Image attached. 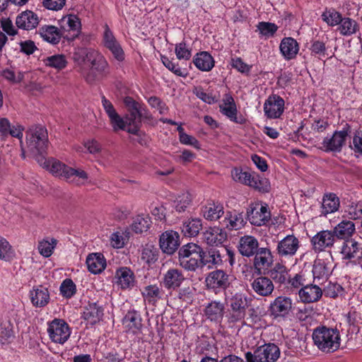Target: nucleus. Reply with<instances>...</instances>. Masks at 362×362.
<instances>
[{
    "instance_id": "obj_1",
    "label": "nucleus",
    "mask_w": 362,
    "mask_h": 362,
    "mask_svg": "<svg viewBox=\"0 0 362 362\" xmlns=\"http://www.w3.org/2000/svg\"><path fill=\"white\" fill-rule=\"evenodd\" d=\"M74 59L80 66L81 75L89 83L98 80L107 67L105 58L90 48H78L74 52Z\"/></svg>"
},
{
    "instance_id": "obj_2",
    "label": "nucleus",
    "mask_w": 362,
    "mask_h": 362,
    "mask_svg": "<svg viewBox=\"0 0 362 362\" xmlns=\"http://www.w3.org/2000/svg\"><path fill=\"white\" fill-rule=\"evenodd\" d=\"M41 165L53 175L77 186L85 185L88 180V173L83 169L68 166L54 158L45 159Z\"/></svg>"
},
{
    "instance_id": "obj_3",
    "label": "nucleus",
    "mask_w": 362,
    "mask_h": 362,
    "mask_svg": "<svg viewBox=\"0 0 362 362\" xmlns=\"http://www.w3.org/2000/svg\"><path fill=\"white\" fill-rule=\"evenodd\" d=\"M124 103L129 114L122 118L115 112V127L117 126L129 134H138L141 122L136 120V118L137 116L143 117L141 105L131 97H125Z\"/></svg>"
},
{
    "instance_id": "obj_4",
    "label": "nucleus",
    "mask_w": 362,
    "mask_h": 362,
    "mask_svg": "<svg viewBox=\"0 0 362 362\" xmlns=\"http://www.w3.org/2000/svg\"><path fill=\"white\" fill-rule=\"evenodd\" d=\"M313 339L317 348L324 352H334L340 346L339 333L337 329L318 327L313 332Z\"/></svg>"
},
{
    "instance_id": "obj_5",
    "label": "nucleus",
    "mask_w": 362,
    "mask_h": 362,
    "mask_svg": "<svg viewBox=\"0 0 362 362\" xmlns=\"http://www.w3.org/2000/svg\"><path fill=\"white\" fill-rule=\"evenodd\" d=\"M203 249L195 243L183 245L178 252L180 264L188 271H195L202 265Z\"/></svg>"
},
{
    "instance_id": "obj_6",
    "label": "nucleus",
    "mask_w": 362,
    "mask_h": 362,
    "mask_svg": "<svg viewBox=\"0 0 362 362\" xmlns=\"http://www.w3.org/2000/svg\"><path fill=\"white\" fill-rule=\"evenodd\" d=\"M201 267L206 266L211 268L214 266L222 264L223 262H228L230 266L235 262V253L230 248L221 246L218 248H211L206 252L203 250L202 255Z\"/></svg>"
},
{
    "instance_id": "obj_7",
    "label": "nucleus",
    "mask_w": 362,
    "mask_h": 362,
    "mask_svg": "<svg viewBox=\"0 0 362 362\" xmlns=\"http://www.w3.org/2000/svg\"><path fill=\"white\" fill-rule=\"evenodd\" d=\"M26 143L28 150L32 153H43L48 145L47 129L42 126L32 127L26 133Z\"/></svg>"
},
{
    "instance_id": "obj_8",
    "label": "nucleus",
    "mask_w": 362,
    "mask_h": 362,
    "mask_svg": "<svg viewBox=\"0 0 362 362\" xmlns=\"http://www.w3.org/2000/svg\"><path fill=\"white\" fill-rule=\"evenodd\" d=\"M47 332L52 342L63 345L69 339L71 329L64 320L54 318L47 322Z\"/></svg>"
},
{
    "instance_id": "obj_9",
    "label": "nucleus",
    "mask_w": 362,
    "mask_h": 362,
    "mask_svg": "<svg viewBox=\"0 0 362 362\" xmlns=\"http://www.w3.org/2000/svg\"><path fill=\"white\" fill-rule=\"evenodd\" d=\"M230 308L226 317L229 323H236L244 320L248 307L247 298L245 294L236 293L229 300Z\"/></svg>"
},
{
    "instance_id": "obj_10",
    "label": "nucleus",
    "mask_w": 362,
    "mask_h": 362,
    "mask_svg": "<svg viewBox=\"0 0 362 362\" xmlns=\"http://www.w3.org/2000/svg\"><path fill=\"white\" fill-rule=\"evenodd\" d=\"M280 350L274 344H266L258 347L254 352H247V362H275L279 358Z\"/></svg>"
},
{
    "instance_id": "obj_11",
    "label": "nucleus",
    "mask_w": 362,
    "mask_h": 362,
    "mask_svg": "<svg viewBox=\"0 0 362 362\" xmlns=\"http://www.w3.org/2000/svg\"><path fill=\"white\" fill-rule=\"evenodd\" d=\"M351 132V126L346 123L341 130L335 131L332 136H326L322 143L327 152H340L345 145L346 138Z\"/></svg>"
},
{
    "instance_id": "obj_12",
    "label": "nucleus",
    "mask_w": 362,
    "mask_h": 362,
    "mask_svg": "<svg viewBox=\"0 0 362 362\" xmlns=\"http://www.w3.org/2000/svg\"><path fill=\"white\" fill-rule=\"evenodd\" d=\"M299 247L298 239L293 235H288L278 243L276 253L281 258H291L296 255Z\"/></svg>"
},
{
    "instance_id": "obj_13",
    "label": "nucleus",
    "mask_w": 362,
    "mask_h": 362,
    "mask_svg": "<svg viewBox=\"0 0 362 362\" xmlns=\"http://www.w3.org/2000/svg\"><path fill=\"white\" fill-rule=\"evenodd\" d=\"M292 300L289 297H276L269 306V311L274 318L287 317L292 309Z\"/></svg>"
},
{
    "instance_id": "obj_14",
    "label": "nucleus",
    "mask_w": 362,
    "mask_h": 362,
    "mask_svg": "<svg viewBox=\"0 0 362 362\" xmlns=\"http://www.w3.org/2000/svg\"><path fill=\"white\" fill-rule=\"evenodd\" d=\"M247 216L252 225L261 226L269 222L271 214L267 205L255 204L247 209Z\"/></svg>"
},
{
    "instance_id": "obj_15",
    "label": "nucleus",
    "mask_w": 362,
    "mask_h": 362,
    "mask_svg": "<svg viewBox=\"0 0 362 362\" xmlns=\"http://www.w3.org/2000/svg\"><path fill=\"white\" fill-rule=\"evenodd\" d=\"M285 102L278 95H271L265 100L264 104V115L267 118H279L284 110Z\"/></svg>"
},
{
    "instance_id": "obj_16",
    "label": "nucleus",
    "mask_w": 362,
    "mask_h": 362,
    "mask_svg": "<svg viewBox=\"0 0 362 362\" xmlns=\"http://www.w3.org/2000/svg\"><path fill=\"white\" fill-rule=\"evenodd\" d=\"M159 245L161 250L168 255H173L180 245V235L173 230H167L160 235Z\"/></svg>"
},
{
    "instance_id": "obj_17",
    "label": "nucleus",
    "mask_w": 362,
    "mask_h": 362,
    "mask_svg": "<svg viewBox=\"0 0 362 362\" xmlns=\"http://www.w3.org/2000/svg\"><path fill=\"white\" fill-rule=\"evenodd\" d=\"M335 237L332 230H321L311 239L313 248L315 252H322L333 246Z\"/></svg>"
},
{
    "instance_id": "obj_18",
    "label": "nucleus",
    "mask_w": 362,
    "mask_h": 362,
    "mask_svg": "<svg viewBox=\"0 0 362 362\" xmlns=\"http://www.w3.org/2000/svg\"><path fill=\"white\" fill-rule=\"evenodd\" d=\"M250 285L252 291L262 297L270 296L274 290L273 281L267 276L255 278Z\"/></svg>"
},
{
    "instance_id": "obj_19",
    "label": "nucleus",
    "mask_w": 362,
    "mask_h": 362,
    "mask_svg": "<svg viewBox=\"0 0 362 362\" xmlns=\"http://www.w3.org/2000/svg\"><path fill=\"white\" fill-rule=\"evenodd\" d=\"M274 262V257L269 249L267 247H260L255 254L254 267L258 271L259 274L262 273V269H267Z\"/></svg>"
},
{
    "instance_id": "obj_20",
    "label": "nucleus",
    "mask_w": 362,
    "mask_h": 362,
    "mask_svg": "<svg viewBox=\"0 0 362 362\" xmlns=\"http://www.w3.org/2000/svg\"><path fill=\"white\" fill-rule=\"evenodd\" d=\"M205 281L207 287L213 289H226L230 284L228 275L223 270H216L210 272Z\"/></svg>"
},
{
    "instance_id": "obj_21",
    "label": "nucleus",
    "mask_w": 362,
    "mask_h": 362,
    "mask_svg": "<svg viewBox=\"0 0 362 362\" xmlns=\"http://www.w3.org/2000/svg\"><path fill=\"white\" fill-rule=\"evenodd\" d=\"M122 325L127 332L134 334H138L142 328V318L140 313L134 310H129L122 319Z\"/></svg>"
},
{
    "instance_id": "obj_22",
    "label": "nucleus",
    "mask_w": 362,
    "mask_h": 362,
    "mask_svg": "<svg viewBox=\"0 0 362 362\" xmlns=\"http://www.w3.org/2000/svg\"><path fill=\"white\" fill-rule=\"evenodd\" d=\"M298 296L303 303H315L322 298V290L317 285L310 282L308 286L299 289Z\"/></svg>"
},
{
    "instance_id": "obj_23",
    "label": "nucleus",
    "mask_w": 362,
    "mask_h": 362,
    "mask_svg": "<svg viewBox=\"0 0 362 362\" xmlns=\"http://www.w3.org/2000/svg\"><path fill=\"white\" fill-rule=\"evenodd\" d=\"M259 243L256 238L252 235H244L239 240L238 248L240 253L245 257H252L258 250Z\"/></svg>"
},
{
    "instance_id": "obj_24",
    "label": "nucleus",
    "mask_w": 362,
    "mask_h": 362,
    "mask_svg": "<svg viewBox=\"0 0 362 362\" xmlns=\"http://www.w3.org/2000/svg\"><path fill=\"white\" fill-rule=\"evenodd\" d=\"M226 238V232L219 227H211L203 233V240L209 245L222 244Z\"/></svg>"
},
{
    "instance_id": "obj_25",
    "label": "nucleus",
    "mask_w": 362,
    "mask_h": 362,
    "mask_svg": "<svg viewBox=\"0 0 362 362\" xmlns=\"http://www.w3.org/2000/svg\"><path fill=\"white\" fill-rule=\"evenodd\" d=\"M279 49L284 59L291 60L296 58L299 51V45L294 38L287 37L281 40Z\"/></svg>"
},
{
    "instance_id": "obj_26",
    "label": "nucleus",
    "mask_w": 362,
    "mask_h": 362,
    "mask_svg": "<svg viewBox=\"0 0 362 362\" xmlns=\"http://www.w3.org/2000/svg\"><path fill=\"white\" fill-rule=\"evenodd\" d=\"M30 298L32 304L36 308L46 306L50 298L48 289L42 286L34 287L30 291Z\"/></svg>"
},
{
    "instance_id": "obj_27",
    "label": "nucleus",
    "mask_w": 362,
    "mask_h": 362,
    "mask_svg": "<svg viewBox=\"0 0 362 362\" xmlns=\"http://www.w3.org/2000/svg\"><path fill=\"white\" fill-rule=\"evenodd\" d=\"M335 238L351 240V237L355 233L356 228L354 222L348 220H343L339 223L332 230Z\"/></svg>"
},
{
    "instance_id": "obj_28",
    "label": "nucleus",
    "mask_w": 362,
    "mask_h": 362,
    "mask_svg": "<svg viewBox=\"0 0 362 362\" xmlns=\"http://www.w3.org/2000/svg\"><path fill=\"white\" fill-rule=\"evenodd\" d=\"M341 253L344 259H351L354 258L361 259L362 247L355 240H346L343 243Z\"/></svg>"
},
{
    "instance_id": "obj_29",
    "label": "nucleus",
    "mask_w": 362,
    "mask_h": 362,
    "mask_svg": "<svg viewBox=\"0 0 362 362\" xmlns=\"http://www.w3.org/2000/svg\"><path fill=\"white\" fill-rule=\"evenodd\" d=\"M225 305L220 301L214 300L208 303L204 308V315L206 319L211 322H219L223 319Z\"/></svg>"
},
{
    "instance_id": "obj_30",
    "label": "nucleus",
    "mask_w": 362,
    "mask_h": 362,
    "mask_svg": "<svg viewBox=\"0 0 362 362\" xmlns=\"http://www.w3.org/2000/svg\"><path fill=\"white\" fill-rule=\"evenodd\" d=\"M103 315L101 308L96 303H91L83 308L82 317L87 324L93 325L100 320Z\"/></svg>"
},
{
    "instance_id": "obj_31",
    "label": "nucleus",
    "mask_w": 362,
    "mask_h": 362,
    "mask_svg": "<svg viewBox=\"0 0 362 362\" xmlns=\"http://www.w3.org/2000/svg\"><path fill=\"white\" fill-rule=\"evenodd\" d=\"M86 263L88 271L94 274L101 273L106 267V259L101 253L88 255Z\"/></svg>"
},
{
    "instance_id": "obj_32",
    "label": "nucleus",
    "mask_w": 362,
    "mask_h": 362,
    "mask_svg": "<svg viewBox=\"0 0 362 362\" xmlns=\"http://www.w3.org/2000/svg\"><path fill=\"white\" fill-rule=\"evenodd\" d=\"M202 213L204 217L209 221L218 219L223 214V206L219 202L214 201L208 202L202 208Z\"/></svg>"
},
{
    "instance_id": "obj_33",
    "label": "nucleus",
    "mask_w": 362,
    "mask_h": 362,
    "mask_svg": "<svg viewBox=\"0 0 362 362\" xmlns=\"http://www.w3.org/2000/svg\"><path fill=\"white\" fill-rule=\"evenodd\" d=\"M246 223L243 213L227 212L223 220L222 225L228 230H239Z\"/></svg>"
},
{
    "instance_id": "obj_34",
    "label": "nucleus",
    "mask_w": 362,
    "mask_h": 362,
    "mask_svg": "<svg viewBox=\"0 0 362 362\" xmlns=\"http://www.w3.org/2000/svg\"><path fill=\"white\" fill-rule=\"evenodd\" d=\"M193 63L199 70L209 71L214 68L215 61L209 52H200L194 57Z\"/></svg>"
},
{
    "instance_id": "obj_35",
    "label": "nucleus",
    "mask_w": 362,
    "mask_h": 362,
    "mask_svg": "<svg viewBox=\"0 0 362 362\" xmlns=\"http://www.w3.org/2000/svg\"><path fill=\"white\" fill-rule=\"evenodd\" d=\"M117 284L122 289L130 288L134 286V276L128 267H121L116 271Z\"/></svg>"
},
{
    "instance_id": "obj_36",
    "label": "nucleus",
    "mask_w": 362,
    "mask_h": 362,
    "mask_svg": "<svg viewBox=\"0 0 362 362\" xmlns=\"http://www.w3.org/2000/svg\"><path fill=\"white\" fill-rule=\"evenodd\" d=\"M185 277L181 271L170 269L165 274L163 283L165 288L175 289L181 285Z\"/></svg>"
},
{
    "instance_id": "obj_37",
    "label": "nucleus",
    "mask_w": 362,
    "mask_h": 362,
    "mask_svg": "<svg viewBox=\"0 0 362 362\" xmlns=\"http://www.w3.org/2000/svg\"><path fill=\"white\" fill-rule=\"evenodd\" d=\"M269 279L276 284H285L289 280L287 268L282 264L277 263L269 272Z\"/></svg>"
},
{
    "instance_id": "obj_38",
    "label": "nucleus",
    "mask_w": 362,
    "mask_h": 362,
    "mask_svg": "<svg viewBox=\"0 0 362 362\" xmlns=\"http://www.w3.org/2000/svg\"><path fill=\"white\" fill-rule=\"evenodd\" d=\"M131 235L129 226L117 227L115 230V249L124 248L128 244Z\"/></svg>"
},
{
    "instance_id": "obj_39",
    "label": "nucleus",
    "mask_w": 362,
    "mask_h": 362,
    "mask_svg": "<svg viewBox=\"0 0 362 362\" xmlns=\"http://www.w3.org/2000/svg\"><path fill=\"white\" fill-rule=\"evenodd\" d=\"M151 225V217L148 214L136 215L131 224L132 230L136 234L146 232Z\"/></svg>"
},
{
    "instance_id": "obj_40",
    "label": "nucleus",
    "mask_w": 362,
    "mask_h": 362,
    "mask_svg": "<svg viewBox=\"0 0 362 362\" xmlns=\"http://www.w3.org/2000/svg\"><path fill=\"white\" fill-rule=\"evenodd\" d=\"M340 204L339 199L335 194L329 193L325 194L322 203V214L326 216L339 209Z\"/></svg>"
},
{
    "instance_id": "obj_41",
    "label": "nucleus",
    "mask_w": 362,
    "mask_h": 362,
    "mask_svg": "<svg viewBox=\"0 0 362 362\" xmlns=\"http://www.w3.org/2000/svg\"><path fill=\"white\" fill-rule=\"evenodd\" d=\"M40 34L45 41L52 45L57 44L62 35L58 28L52 25L42 27Z\"/></svg>"
},
{
    "instance_id": "obj_42",
    "label": "nucleus",
    "mask_w": 362,
    "mask_h": 362,
    "mask_svg": "<svg viewBox=\"0 0 362 362\" xmlns=\"http://www.w3.org/2000/svg\"><path fill=\"white\" fill-rule=\"evenodd\" d=\"M246 185L262 192H268L270 189L269 180L255 173L250 174V177Z\"/></svg>"
},
{
    "instance_id": "obj_43",
    "label": "nucleus",
    "mask_w": 362,
    "mask_h": 362,
    "mask_svg": "<svg viewBox=\"0 0 362 362\" xmlns=\"http://www.w3.org/2000/svg\"><path fill=\"white\" fill-rule=\"evenodd\" d=\"M202 228V223L200 218H192L183 223L181 229L185 236L192 237L198 235Z\"/></svg>"
},
{
    "instance_id": "obj_44",
    "label": "nucleus",
    "mask_w": 362,
    "mask_h": 362,
    "mask_svg": "<svg viewBox=\"0 0 362 362\" xmlns=\"http://www.w3.org/2000/svg\"><path fill=\"white\" fill-rule=\"evenodd\" d=\"M313 281L327 279L329 275L330 270L324 260H315L313 267Z\"/></svg>"
},
{
    "instance_id": "obj_45",
    "label": "nucleus",
    "mask_w": 362,
    "mask_h": 362,
    "mask_svg": "<svg viewBox=\"0 0 362 362\" xmlns=\"http://www.w3.org/2000/svg\"><path fill=\"white\" fill-rule=\"evenodd\" d=\"M163 291L156 285H150L146 286L142 291V295L146 301L148 303L154 304L158 300L160 299Z\"/></svg>"
},
{
    "instance_id": "obj_46",
    "label": "nucleus",
    "mask_w": 362,
    "mask_h": 362,
    "mask_svg": "<svg viewBox=\"0 0 362 362\" xmlns=\"http://www.w3.org/2000/svg\"><path fill=\"white\" fill-rule=\"evenodd\" d=\"M13 338V325L9 320L0 323V344H9Z\"/></svg>"
},
{
    "instance_id": "obj_47",
    "label": "nucleus",
    "mask_w": 362,
    "mask_h": 362,
    "mask_svg": "<svg viewBox=\"0 0 362 362\" xmlns=\"http://www.w3.org/2000/svg\"><path fill=\"white\" fill-rule=\"evenodd\" d=\"M57 244L56 239L47 238L39 242L37 249L42 256L49 257L52 255Z\"/></svg>"
},
{
    "instance_id": "obj_48",
    "label": "nucleus",
    "mask_w": 362,
    "mask_h": 362,
    "mask_svg": "<svg viewBox=\"0 0 362 362\" xmlns=\"http://www.w3.org/2000/svg\"><path fill=\"white\" fill-rule=\"evenodd\" d=\"M45 66L54 68L57 70L64 69L67 65L66 57L63 54H54L47 57L43 60Z\"/></svg>"
},
{
    "instance_id": "obj_49",
    "label": "nucleus",
    "mask_w": 362,
    "mask_h": 362,
    "mask_svg": "<svg viewBox=\"0 0 362 362\" xmlns=\"http://www.w3.org/2000/svg\"><path fill=\"white\" fill-rule=\"evenodd\" d=\"M15 255V250L8 241L6 238L0 237V259L10 262L14 258Z\"/></svg>"
},
{
    "instance_id": "obj_50",
    "label": "nucleus",
    "mask_w": 362,
    "mask_h": 362,
    "mask_svg": "<svg viewBox=\"0 0 362 362\" xmlns=\"http://www.w3.org/2000/svg\"><path fill=\"white\" fill-rule=\"evenodd\" d=\"M141 259L148 265L153 264L158 259V250L153 245H146L141 251Z\"/></svg>"
},
{
    "instance_id": "obj_51",
    "label": "nucleus",
    "mask_w": 362,
    "mask_h": 362,
    "mask_svg": "<svg viewBox=\"0 0 362 362\" xmlns=\"http://www.w3.org/2000/svg\"><path fill=\"white\" fill-rule=\"evenodd\" d=\"M76 291V286L71 279H65L59 287L60 294L67 299L72 298Z\"/></svg>"
},
{
    "instance_id": "obj_52",
    "label": "nucleus",
    "mask_w": 362,
    "mask_h": 362,
    "mask_svg": "<svg viewBox=\"0 0 362 362\" xmlns=\"http://www.w3.org/2000/svg\"><path fill=\"white\" fill-rule=\"evenodd\" d=\"M288 283L292 288L300 289L308 286L310 280L307 278L306 272H301L296 274L292 279H289Z\"/></svg>"
},
{
    "instance_id": "obj_53",
    "label": "nucleus",
    "mask_w": 362,
    "mask_h": 362,
    "mask_svg": "<svg viewBox=\"0 0 362 362\" xmlns=\"http://www.w3.org/2000/svg\"><path fill=\"white\" fill-rule=\"evenodd\" d=\"M219 107L221 112L231 121L238 124L245 122V119L242 117L240 118L237 117L238 110L235 104H232V106H219Z\"/></svg>"
},
{
    "instance_id": "obj_54",
    "label": "nucleus",
    "mask_w": 362,
    "mask_h": 362,
    "mask_svg": "<svg viewBox=\"0 0 362 362\" xmlns=\"http://www.w3.org/2000/svg\"><path fill=\"white\" fill-rule=\"evenodd\" d=\"M322 19L326 23H343L340 13L334 9H327L322 15ZM344 23H351V19H344Z\"/></svg>"
},
{
    "instance_id": "obj_55",
    "label": "nucleus",
    "mask_w": 362,
    "mask_h": 362,
    "mask_svg": "<svg viewBox=\"0 0 362 362\" xmlns=\"http://www.w3.org/2000/svg\"><path fill=\"white\" fill-rule=\"evenodd\" d=\"M115 59L118 62L115 64V69L121 70L124 72V67L127 64L125 61V54L121 45L115 40Z\"/></svg>"
},
{
    "instance_id": "obj_56",
    "label": "nucleus",
    "mask_w": 362,
    "mask_h": 362,
    "mask_svg": "<svg viewBox=\"0 0 362 362\" xmlns=\"http://www.w3.org/2000/svg\"><path fill=\"white\" fill-rule=\"evenodd\" d=\"M278 27L276 24H257L255 32H258L260 37L265 39L273 37Z\"/></svg>"
},
{
    "instance_id": "obj_57",
    "label": "nucleus",
    "mask_w": 362,
    "mask_h": 362,
    "mask_svg": "<svg viewBox=\"0 0 362 362\" xmlns=\"http://www.w3.org/2000/svg\"><path fill=\"white\" fill-rule=\"evenodd\" d=\"M2 77L12 83H18L24 78V74L22 71L16 72L12 69H5L1 71Z\"/></svg>"
},
{
    "instance_id": "obj_58",
    "label": "nucleus",
    "mask_w": 362,
    "mask_h": 362,
    "mask_svg": "<svg viewBox=\"0 0 362 362\" xmlns=\"http://www.w3.org/2000/svg\"><path fill=\"white\" fill-rule=\"evenodd\" d=\"M175 52L178 59L188 60L192 56V50L185 42H181L175 45Z\"/></svg>"
},
{
    "instance_id": "obj_59",
    "label": "nucleus",
    "mask_w": 362,
    "mask_h": 362,
    "mask_svg": "<svg viewBox=\"0 0 362 362\" xmlns=\"http://www.w3.org/2000/svg\"><path fill=\"white\" fill-rule=\"evenodd\" d=\"M191 197L189 193L180 195L175 202V209L177 211L184 212L191 203Z\"/></svg>"
},
{
    "instance_id": "obj_60",
    "label": "nucleus",
    "mask_w": 362,
    "mask_h": 362,
    "mask_svg": "<svg viewBox=\"0 0 362 362\" xmlns=\"http://www.w3.org/2000/svg\"><path fill=\"white\" fill-rule=\"evenodd\" d=\"M250 173L243 171L241 168H235L231 170V176L234 181L246 185L250 177Z\"/></svg>"
},
{
    "instance_id": "obj_61",
    "label": "nucleus",
    "mask_w": 362,
    "mask_h": 362,
    "mask_svg": "<svg viewBox=\"0 0 362 362\" xmlns=\"http://www.w3.org/2000/svg\"><path fill=\"white\" fill-rule=\"evenodd\" d=\"M161 61L163 65L175 75L179 76H185L186 73L182 70L180 67H179L178 64H175L173 60L170 59L168 57L165 56H161Z\"/></svg>"
},
{
    "instance_id": "obj_62",
    "label": "nucleus",
    "mask_w": 362,
    "mask_h": 362,
    "mask_svg": "<svg viewBox=\"0 0 362 362\" xmlns=\"http://www.w3.org/2000/svg\"><path fill=\"white\" fill-rule=\"evenodd\" d=\"M343 291V288L337 283L329 282L324 288V292L326 296L330 298H336Z\"/></svg>"
},
{
    "instance_id": "obj_63",
    "label": "nucleus",
    "mask_w": 362,
    "mask_h": 362,
    "mask_svg": "<svg viewBox=\"0 0 362 362\" xmlns=\"http://www.w3.org/2000/svg\"><path fill=\"white\" fill-rule=\"evenodd\" d=\"M38 23L39 19L37 14L33 11L27 10L22 12L16 18V23Z\"/></svg>"
},
{
    "instance_id": "obj_64",
    "label": "nucleus",
    "mask_w": 362,
    "mask_h": 362,
    "mask_svg": "<svg viewBox=\"0 0 362 362\" xmlns=\"http://www.w3.org/2000/svg\"><path fill=\"white\" fill-rule=\"evenodd\" d=\"M231 66L242 74H249L251 66L245 64L241 58L236 57L231 59Z\"/></svg>"
}]
</instances>
